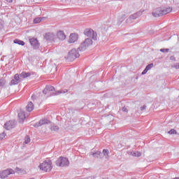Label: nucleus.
I'll list each match as a JSON object with an SVG mask.
<instances>
[{
  "label": "nucleus",
  "mask_w": 179,
  "mask_h": 179,
  "mask_svg": "<svg viewBox=\"0 0 179 179\" xmlns=\"http://www.w3.org/2000/svg\"><path fill=\"white\" fill-rule=\"evenodd\" d=\"M5 85H6V80L3 77L0 78V87H3Z\"/></svg>",
  "instance_id": "412c9836"
},
{
  "label": "nucleus",
  "mask_w": 179,
  "mask_h": 179,
  "mask_svg": "<svg viewBox=\"0 0 179 179\" xmlns=\"http://www.w3.org/2000/svg\"><path fill=\"white\" fill-rule=\"evenodd\" d=\"M173 179H179V178H173Z\"/></svg>",
  "instance_id": "58836bf2"
},
{
  "label": "nucleus",
  "mask_w": 179,
  "mask_h": 179,
  "mask_svg": "<svg viewBox=\"0 0 179 179\" xmlns=\"http://www.w3.org/2000/svg\"><path fill=\"white\" fill-rule=\"evenodd\" d=\"M148 69H145L143 71V72H142V75H146V73H148Z\"/></svg>",
  "instance_id": "f704fd0d"
},
{
  "label": "nucleus",
  "mask_w": 179,
  "mask_h": 179,
  "mask_svg": "<svg viewBox=\"0 0 179 179\" xmlns=\"http://www.w3.org/2000/svg\"><path fill=\"white\" fill-rule=\"evenodd\" d=\"M168 134H170V135H176L177 134V131H176L174 129H172L168 132Z\"/></svg>",
  "instance_id": "a878e982"
},
{
  "label": "nucleus",
  "mask_w": 179,
  "mask_h": 179,
  "mask_svg": "<svg viewBox=\"0 0 179 179\" xmlns=\"http://www.w3.org/2000/svg\"><path fill=\"white\" fill-rule=\"evenodd\" d=\"M18 118L20 120V122L23 124L24 122V120H26V112L20 110L18 113Z\"/></svg>",
  "instance_id": "2eb2a0df"
},
{
  "label": "nucleus",
  "mask_w": 179,
  "mask_h": 179,
  "mask_svg": "<svg viewBox=\"0 0 179 179\" xmlns=\"http://www.w3.org/2000/svg\"><path fill=\"white\" fill-rule=\"evenodd\" d=\"M5 135H6L5 132L0 134V141H2V139L5 138Z\"/></svg>",
  "instance_id": "2f4dec72"
},
{
  "label": "nucleus",
  "mask_w": 179,
  "mask_h": 179,
  "mask_svg": "<svg viewBox=\"0 0 179 179\" xmlns=\"http://www.w3.org/2000/svg\"><path fill=\"white\" fill-rule=\"evenodd\" d=\"M153 68V63H151L146 66L145 69L150 71V69H152Z\"/></svg>",
  "instance_id": "bb28decb"
},
{
  "label": "nucleus",
  "mask_w": 179,
  "mask_h": 179,
  "mask_svg": "<svg viewBox=\"0 0 179 179\" xmlns=\"http://www.w3.org/2000/svg\"><path fill=\"white\" fill-rule=\"evenodd\" d=\"M170 59H171V61H176V57H174V56H171V57H170Z\"/></svg>",
  "instance_id": "e433bc0d"
},
{
  "label": "nucleus",
  "mask_w": 179,
  "mask_h": 179,
  "mask_svg": "<svg viewBox=\"0 0 179 179\" xmlns=\"http://www.w3.org/2000/svg\"><path fill=\"white\" fill-rule=\"evenodd\" d=\"M26 108H27V111H28L29 113H31V111L34 110V104H33V102L29 101Z\"/></svg>",
  "instance_id": "a211bd4d"
},
{
  "label": "nucleus",
  "mask_w": 179,
  "mask_h": 179,
  "mask_svg": "<svg viewBox=\"0 0 179 179\" xmlns=\"http://www.w3.org/2000/svg\"><path fill=\"white\" fill-rule=\"evenodd\" d=\"M5 1L8 3H12V2H13V0H5Z\"/></svg>",
  "instance_id": "4c0bfd02"
},
{
  "label": "nucleus",
  "mask_w": 179,
  "mask_h": 179,
  "mask_svg": "<svg viewBox=\"0 0 179 179\" xmlns=\"http://www.w3.org/2000/svg\"><path fill=\"white\" fill-rule=\"evenodd\" d=\"M103 179H107V178H103Z\"/></svg>",
  "instance_id": "ea45409f"
},
{
  "label": "nucleus",
  "mask_w": 179,
  "mask_h": 179,
  "mask_svg": "<svg viewBox=\"0 0 179 179\" xmlns=\"http://www.w3.org/2000/svg\"><path fill=\"white\" fill-rule=\"evenodd\" d=\"M171 68H175V69H179V63L174 64L171 66Z\"/></svg>",
  "instance_id": "7c9ffc66"
},
{
  "label": "nucleus",
  "mask_w": 179,
  "mask_h": 179,
  "mask_svg": "<svg viewBox=\"0 0 179 179\" xmlns=\"http://www.w3.org/2000/svg\"><path fill=\"white\" fill-rule=\"evenodd\" d=\"M14 44H18V45H24V41L20 40V39H15L13 41Z\"/></svg>",
  "instance_id": "aec40b11"
},
{
  "label": "nucleus",
  "mask_w": 179,
  "mask_h": 179,
  "mask_svg": "<svg viewBox=\"0 0 179 179\" xmlns=\"http://www.w3.org/2000/svg\"><path fill=\"white\" fill-rule=\"evenodd\" d=\"M78 38H79V35L76 33L71 34L69 36V43H72L78 41Z\"/></svg>",
  "instance_id": "ddd939ff"
},
{
  "label": "nucleus",
  "mask_w": 179,
  "mask_h": 179,
  "mask_svg": "<svg viewBox=\"0 0 179 179\" xmlns=\"http://www.w3.org/2000/svg\"><path fill=\"white\" fill-rule=\"evenodd\" d=\"M84 34L87 36V37H92V40L94 41H97V33L94 32L92 29H86L84 31Z\"/></svg>",
  "instance_id": "0eeeda50"
},
{
  "label": "nucleus",
  "mask_w": 179,
  "mask_h": 179,
  "mask_svg": "<svg viewBox=\"0 0 179 179\" xmlns=\"http://www.w3.org/2000/svg\"><path fill=\"white\" fill-rule=\"evenodd\" d=\"M43 19H45L44 17H36L34 19V23L35 24H37L38 23H40Z\"/></svg>",
  "instance_id": "4be33fe9"
},
{
  "label": "nucleus",
  "mask_w": 179,
  "mask_h": 179,
  "mask_svg": "<svg viewBox=\"0 0 179 179\" xmlns=\"http://www.w3.org/2000/svg\"><path fill=\"white\" fill-rule=\"evenodd\" d=\"M103 157H104L103 155V152H100V154L99 155V159H103Z\"/></svg>",
  "instance_id": "c9c22d12"
},
{
  "label": "nucleus",
  "mask_w": 179,
  "mask_h": 179,
  "mask_svg": "<svg viewBox=\"0 0 179 179\" xmlns=\"http://www.w3.org/2000/svg\"><path fill=\"white\" fill-rule=\"evenodd\" d=\"M122 110L123 111V113H128V108H127V107L125 106L122 108Z\"/></svg>",
  "instance_id": "473e14b6"
},
{
  "label": "nucleus",
  "mask_w": 179,
  "mask_h": 179,
  "mask_svg": "<svg viewBox=\"0 0 179 179\" xmlns=\"http://www.w3.org/2000/svg\"><path fill=\"white\" fill-rule=\"evenodd\" d=\"M140 110H141V111H143V110H146V105H143V106H141L140 108Z\"/></svg>",
  "instance_id": "72a5a7b5"
},
{
  "label": "nucleus",
  "mask_w": 179,
  "mask_h": 179,
  "mask_svg": "<svg viewBox=\"0 0 179 179\" xmlns=\"http://www.w3.org/2000/svg\"><path fill=\"white\" fill-rule=\"evenodd\" d=\"M19 83V82L15 79H13L11 81H10V86H12L13 85H17Z\"/></svg>",
  "instance_id": "393cba45"
},
{
  "label": "nucleus",
  "mask_w": 179,
  "mask_h": 179,
  "mask_svg": "<svg viewBox=\"0 0 179 179\" xmlns=\"http://www.w3.org/2000/svg\"><path fill=\"white\" fill-rule=\"evenodd\" d=\"M142 11H138L137 13L131 15L129 17L127 20V23H131V20H135V19H138L140 16H142Z\"/></svg>",
  "instance_id": "9d476101"
},
{
  "label": "nucleus",
  "mask_w": 179,
  "mask_h": 179,
  "mask_svg": "<svg viewBox=\"0 0 179 179\" xmlns=\"http://www.w3.org/2000/svg\"><path fill=\"white\" fill-rule=\"evenodd\" d=\"M80 57V55L79 54V50L77 49H72L70 52H69V54L67 57H65L66 59L69 62H72V61H75L76 58H79Z\"/></svg>",
  "instance_id": "7ed1b4c3"
},
{
  "label": "nucleus",
  "mask_w": 179,
  "mask_h": 179,
  "mask_svg": "<svg viewBox=\"0 0 179 179\" xmlns=\"http://www.w3.org/2000/svg\"><path fill=\"white\" fill-rule=\"evenodd\" d=\"M39 168L46 173L51 171V170H52V162L50 159L45 160L39 165Z\"/></svg>",
  "instance_id": "20e7f679"
},
{
  "label": "nucleus",
  "mask_w": 179,
  "mask_h": 179,
  "mask_svg": "<svg viewBox=\"0 0 179 179\" xmlns=\"http://www.w3.org/2000/svg\"><path fill=\"white\" fill-rule=\"evenodd\" d=\"M16 127V121L15 120H10L4 124V128L7 129V131H10V129H13Z\"/></svg>",
  "instance_id": "1a4fd4ad"
},
{
  "label": "nucleus",
  "mask_w": 179,
  "mask_h": 179,
  "mask_svg": "<svg viewBox=\"0 0 179 179\" xmlns=\"http://www.w3.org/2000/svg\"><path fill=\"white\" fill-rule=\"evenodd\" d=\"M171 10H173V8L170 7L166 8L158 7L152 11V16H154V17H160V16H163L164 15H167V13H170Z\"/></svg>",
  "instance_id": "f03ea898"
},
{
  "label": "nucleus",
  "mask_w": 179,
  "mask_h": 179,
  "mask_svg": "<svg viewBox=\"0 0 179 179\" xmlns=\"http://www.w3.org/2000/svg\"><path fill=\"white\" fill-rule=\"evenodd\" d=\"M13 171L12 169L9 170V169H6L3 171L2 172L0 173V178L3 179V178H8V176H10V174H12V172Z\"/></svg>",
  "instance_id": "f8f14e48"
},
{
  "label": "nucleus",
  "mask_w": 179,
  "mask_h": 179,
  "mask_svg": "<svg viewBox=\"0 0 179 179\" xmlns=\"http://www.w3.org/2000/svg\"><path fill=\"white\" fill-rule=\"evenodd\" d=\"M50 120L48 119H42L38 122L36 123L34 127L35 128H38V127H41L42 125H45V124H50Z\"/></svg>",
  "instance_id": "4468645a"
},
{
  "label": "nucleus",
  "mask_w": 179,
  "mask_h": 179,
  "mask_svg": "<svg viewBox=\"0 0 179 179\" xmlns=\"http://www.w3.org/2000/svg\"><path fill=\"white\" fill-rule=\"evenodd\" d=\"M92 155L93 157H96V159H99V156H100V151H96V152H94Z\"/></svg>",
  "instance_id": "b1692460"
},
{
  "label": "nucleus",
  "mask_w": 179,
  "mask_h": 179,
  "mask_svg": "<svg viewBox=\"0 0 179 179\" xmlns=\"http://www.w3.org/2000/svg\"><path fill=\"white\" fill-rule=\"evenodd\" d=\"M29 76H31V73H26L25 71L22 72L20 75L15 74L14 76V80H17L19 83H20V78H29Z\"/></svg>",
  "instance_id": "6e6552de"
},
{
  "label": "nucleus",
  "mask_w": 179,
  "mask_h": 179,
  "mask_svg": "<svg viewBox=\"0 0 179 179\" xmlns=\"http://www.w3.org/2000/svg\"><path fill=\"white\" fill-rule=\"evenodd\" d=\"M51 131H58L59 129V127L58 126H53L50 127Z\"/></svg>",
  "instance_id": "cd10ccee"
},
{
  "label": "nucleus",
  "mask_w": 179,
  "mask_h": 179,
  "mask_svg": "<svg viewBox=\"0 0 179 179\" xmlns=\"http://www.w3.org/2000/svg\"><path fill=\"white\" fill-rule=\"evenodd\" d=\"M92 44H93L92 38H87L83 43H81L78 50H79V51H85V50H87L89 46L92 45Z\"/></svg>",
  "instance_id": "39448f33"
},
{
  "label": "nucleus",
  "mask_w": 179,
  "mask_h": 179,
  "mask_svg": "<svg viewBox=\"0 0 179 179\" xmlns=\"http://www.w3.org/2000/svg\"><path fill=\"white\" fill-rule=\"evenodd\" d=\"M57 36L59 40H65L66 38V35H65L64 31H59Z\"/></svg>",
  "instance_id": "f3484780"
},
{
  "label": "nucleus",
  "mask_w": 179,
  "mask_h": 179,
  "mask_svg": "<svg viewBox=\"0 0 179 179\" xmlns=\"http://www.w3.org/2000/svg\"><path fill=\"white\" fill-rule=\"evenodd\" d=\"M102 155L105 157V159H108V155H110V151H108V150L107 149H103L102 151Z\"/></svg>",
  "instance_id": "6ab92c4d"
},
{
  "label": "nucleus",
  "mask_w": 179,
  "mask_h": 179,
  "mask_svg": "<svg viewBox=\"0 0 179 179\" xmlns=\"http://www.w3.org/2000/svg\"><path fill=\"white\" fill-rule=\"evenodd\" d=\"M44 38L47 41H53L54 38H55V35L51 33H47L44 35Z\"/></svg>",
  "instance_id": "dca6fc26"
},
{
  "label": "nucleus",
  "mask_w": 179,
  "mask_h": 179,
  "mask_svg": "<svg viewBox=\"0 0 179 179\" xmlns=\"http://www.w3.org/2000/svg\"><path fill=\"white\" fill-rule=\"evenodd\" d=\"M29 142H30V137H29V136H27L25 137V141H24V143L27 144V143H29Z\"/></svg>",
  "instance_id": "c756f323"
},
{
  "label": "nucleus",
  "mask_w": 179,
  "mask_h": 179,
  "mask_svg": "<svg viewBox=\"0 0 179 179\" xmlns=\"http://www.w3.org/2000/svg\"><path fill=\"white\" fill-rule=\"evenodd\" d=\"M56 166L58 167H65L66 166H69V160L66 157H60L55 162Z\"/></svg>",
  "instance_id": "423d86ee"
},
{
  "label": "nucleus",
  "mask_w": 179,
  "mask_h": 179,
  "mask_svg": "<svg viewBox=\"0 0 179 179\" xmlns=\"http://www.w3.org/2000/svg\"><path fill=\"white\" fill-rule=\"evenodd\" d=\"M170 51V49L169 48H162L160 49L161 52H169Z\"/></svg>",
  "instance_id": "c85d7f7f"
},
{
  "label": "nucleus",
  "mask_w": 179,
  "mask_h": 179,
  "mask_svg": "<svg viewBox=\"0 0 179 179\" xmlns=\"http://www.w3.org/2000/svg\"><path fill=\"white\" fill-rule=\"evenodd\" d=\"M131 155L135 157H141V153L139 152H131Z\"/></svg>",
  "instance_id": "5701e85b"
},
{
  "label": "nucleus",
  "mask_w": 179,
  "mask_h": 179,
  "mask_svg": "<svg viewBox=\"0 0 179 179\" xmlns=\"http://www.w3.org/2000/svg\"><path fill=\"white\" fill-rule=\"evenodd\" d=\"M68 90H60L59 91H55V88L52 85H46L45 88L43 90V94H48V96H57L58 94H64L67 93Z\"/></svg>",
  "instance_id": "f257e3e1"
},
{
  "label": "nucleus",
  "mask_w": 179,
  "mask_h": 179,
  "mask_svg": "<svg viewBox=\"0 0 179 179\" xmlns=\"http://www.w3.org/2000/svg\"><path fill=\"white\" fill-rule=\"evenodd\" d=\"M29 43L31 45H32L34 50H37L40 48V43H38V40L36 38H32L29 39Z\"/></svg>",
  "instance_id": "9b49d317"
}]
</instances>
